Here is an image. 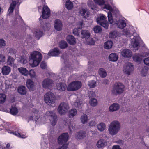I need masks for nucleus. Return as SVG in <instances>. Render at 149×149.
I'll use <instances>...</instances> for the list:
<instances>
[{"mask_svg":"<svg viewBox=\"0 0 149 149\" xmlns=\"http://www.w3.org/2000/svg\"><path fill=\"white\" fill-rule=\"evenodd\" d=\"M104 9H106L110 11L108 13V17L109 23L110 24L114 23L118 27V28L120 29H123L126 26V24L124 19H120L118 21H115L113 19L112 13H113V8L112 7L108 4H104L103 7Z\"/></svg>","mask_w":149,"mask_h":149,"instance_id":"obj_1","label":"nucleus"},{"mask_svg":"<svg viewBox=\"0 0 149 149\" xmlns=\"http://www.w3.org/2000/svg\"><path fill=\"white\" fill-rule=\"evenodd\" d=\"M41 54L37 51H34L31 53L29 56V63L33 67L37 66L42 58Z\"/></svg>","mask_w":149,"mask_h":149,"instance_id":"obj_2","label":"nucleus"},{"mask_svg":"<svg viewBox=\"0 0 149 149\" xmlns=\"http://www.w3.org/2000/svg\"><path fill=\"white\" fill-rule=\"evenodd\" d=\"M120 123L117 120L112 121L108 127V131L110 134L114 136L118 133L121 128Z\"/></svg>","mask_w":149,"mask_h":149,"instance_id":"obj_3","label":"nucleus"},{"mask_svg":"<svg viewBox=\"0 0 149 149\" xmlns=\"http://www.w3.org/2000/svg\"><path fill=\"white\" fill-rule=\"evenodd\" d=\"M47 118L49 119L52 125H55L57 121V116L54 111H47L43 117L42 118V121L43 122Z\"/></svg>","mask_w":149,"mask_h":149,"instance_id":"obj_4","label":"nucleus"},{"mask_svg":"<svg viewBox=\"0 0 149 149\" xmlns=\"http://www.w3.org/2000/svg\"><path fill=\"white\" fill-rule=\"evenodd\" d=\"M125 90L124 85L121 83L115 84L111 91V94L115 95H117L123 93Z\"/></svg>","mask_w":149,"mask_h":149,"instance_id":"obj_5","label":"nucleus"},{"mask_svg":"<svg viewBox=\"0 0 149 149\" xmlns=\"http://www.w3.org/2000/svg\"><path fill=\"white\" fill-rule=\"evenodd\" d=\"M44 100L45 103L49 105H51L55 103V96L54 93L51 92L46 93L44 97Z\"/></svg>","mask_w":149,"mask_h":149,"instance_id":"obj_6","label":"nucleus"},{"mask_svg":"<svg viewBox=\"0 0 149 149\" xmlns=\"http://www.w3.org/2000/svg\"><path fill=\"white\" fill-rule=\"evenodd\" d=\"M81 83L79 81H76L70 83L67 86V90L69 91H74L81 88Z\"/></svg>","mask_w":149,"mask_h":149,"instance_id":"obj_7","label":"nucleus"},{"mask_svg":"<svg viewBox=\"0 0 149 149\" xmlns=\"http://www.w3.org/2000/svg\"><path fill=\"white\" fill-rule=\"evenodd\" d=\"M134 69V65L130 62L125 63L123 66V73L129 75L133 72Z\"/></svg>","mask_w":149,"mask_h":149,"instance_id":"obj_8","label":"nucleus"},{"mask_svg":"<svg viewBox=\"0 0 149 149\" xmlns=\"http://www.w3.org/2000/svg\"><path fill=\"white\" fill-rule=\"evenodd\" d=\"M68 104L66 102H61L58 107V111L61 115L64 114L70 109Z\"/></svg>","mask_w":149,"mask_h":149,"instance_id":"obj_9","label":"nucleus"},{"mask_svg":"<svg viewBox=\"0 0 149 149\" xmlns=\"http://www.w3.org/2000/svg\"><path fill=\"white\" fill-rule=\"evenodd\" d=\"M69 139V136L68 133H63L60 135L58 138V143L62 146H65L66 147L68 145L67 143Z\"/></svg>","mask_w":149,"mask_h":149,"instance_id":"obj_10","label":"nucleus"},{"mask_svg":"<svg viewBox=\"0 0 149 149\" xmlns=\"http://www.w3.org/2000/svg\"><path fill=\"white\" fill-rule=\"evenodd\" d=\"M106 17L104 15H102L98 17L96 19L97 23L101 26L107 29L108 27V22L106 21Z\"/></svg>","mask_w":149,"mask_h":149,"instance_id":"obj_11","label":"nucleus"},{"mask_svg":"<svg viewBox=\"0 0 149 149\" xmlns=\"http://www.w3.org/2000/svg\"><path fill=\"white\" fill-rule=\"evenodd\" d=\"M50 10L47 6L44 5L43 8L42 17V18L46 19L50 16Z\"/></svg>","mask_w":149,"mask_h":149,"instance_id":"obj_12","label":"nucleus"},{"mask_svg":"<svg viewBox=\"0 0 149 149\" xmlns=\"http://www.w3.org/2000/svg\"><path fill=\"white\" fill-rule=\"evenodd\" d=\"M53 84V81L48 78L45 79L42 82V87L45 88H48L50 87Z\"/></svg>","mask_w":149,"mask_h":149,"instance_id":"obj_13","label":"nucleus"},{"mask_svg":"<svg viewBox=\"0 0 149 149\" xmlns=\"http://www.w3.org/2000/svg\"><path fill=\"white\" fill-rule=\"evenodd\" d=\"M120 108L119 104L117 103H114L111 104L109 107V110L111 112L118 111Z\"/></svg>","mask_w":149,"mask_h":149,"instance_id":"obj_14","label":"nucleus"},{"mask_svg":"<svg viewBox=\"0 0 149 149\" xmlns=\"http://www.w3.org/2000/svg\"><path fill=\"white\" fill-rule=\"evenodd\" d=\"M54 26L55 29L56 30L60 31L62 29L63 27L62 23L60 20L57 19L54 21Z\"/></svg>","mask_w":149,"mask_h":149,"instance_id":"obj_15","label":"nucleus"},{"mask_svg":"<svg viewBox=\"0 0 149 149\" xmlns=\"http://www.w3.org/2000/svg\"><path fill=\"white\" fill-rule=\"evenodd\" d=\"M107 145V141L103 139L99 140L97 143V147L99 148H103L106 146Z\"/></svg>","mask_w":149,"mask_h":149,"instance_id":"obj_16","label":"nucleus"},{"mask_svg":"<svg viewBox=\"0 0 149 149\" xmlns=\"http://www.w3.org/2000/svg\"><path fill=\"white\" fill-rule=\"evenodd\" d=\"M26 85L30 91H33L34 90V84L31 79H29L27 80Z\"/></svg>","mask_w":149,"mask_h":149,"instance_id":"obj_17","label":"nucleus"},{"mask_svg":"<svg viewBox=\"0 0 149 149\" xmlns=\"http://www.w3.org/2000/svg\"><path fill=\"white\" fill-rule=\"evenodd\" d=\"M79 13L84 18H87L89 17L90 13L86 8H81L79 10Z\"/></svg>","mask_w":149,"mask_h":149,"instance_id":"obj_18","label":"nucleus"},{"mask_svg":"<svg viewBox=\"0 0 149 149\" xmlns=\"http://www.w3.org/2000/svg\"><path fill=\"white\" fill-rule=\"evenodd\" d=\"M139 37H135L134 36V38L132 39L131 42V45L133 47L136 48L138 49L139 43Z\"/></svg>","mask_w":149,"mask_h":149,"instance_id":"obj_19","label":"nucleus"},{"mask_svg":"<svg viewBox=\"0 0 149 149\" xmlns=\"http://www.w3.org/2000/svg\"><path fill=\"white\" fill-rule=\"evenodd\" d=\"M60 52L58 49L55 48L49 52L47 55L49 56H55L59 54Z\"/></svg>","mask_w":149,"mask_h":149,"instance_id":"obj_20","label":"nucleus"},{"mask_svg":"<svg viewBox=\"0 0 149 149\" xmlns=\"http://www.w3.org/2000/svg\"><path fill=\"white\" fill-rule=\"evenodd\" d=\"M56 88L59 91H63L66 89L67 86L65 84L61 83H58L56 84Z\"/></svg>","mask_w":149,"mask_h":149,"instance_id":"obj_21","label":"nucleus"},{"mask_svg":"<svg viewBox=\"0 0 149 149\" xmlns=\"http://www.w3.org/2000/svg\"><path fill=\"white\" fill-rule=\"evenodd\" d=\"M121 55L123 56L124 57H130L132 56V52L130 50L128 49H124L121 52Z\"/></svg>","mask_w":149,"mask_h":149,"instance_id":"obj_22","label":"nucleus"},{"mask_svg":"<svg viewBox=\"0 0 149 149\" xmlns=\"http://www.w3.org/2000/svg\"><path fill=\"white\" fill-rule=\"evenodd\" d=\"M67 40L71 45H73L76 43L75 38L72 35H68L67 37Z\"/></svg>","mask_w":149,"mask_h":149,"instance_id":"obj_23","label":"nucleus"},{"mask_svg":"<svg viewBox=\"0 0 149 149\" xmlns=\"http://www.w3.org/2000/svg\"><path fill=\"white\" fill-rule=\"evenodd\" d=\"M84 22L83 21H80L78 23V26L79 27L77 29H75L73 30V33L77 36H79V33L78 32V29L82 28Z\"/></svg>","mask_w":149,"mask_h":149,"instance_id":"obj_24","label":"nucleus"},{"mask_svg":"<svg viewBox=\"0 0 149 149\" xmlns=\"http://www.w3.org/2000/svg\"><path fill=\"white\" fill-rule=\"evenodd\" d=\"M19 72L22 75L25 76H28L29 74V71L27 69L24 67H20L18 69Z\"/></svg>","mask_w":149,"mask_h":149,"instance_id":"obj_25","label":"nucleus"},{"mask_svg":"<svg viewBox=\"0 0 149 149\" xmlns=\"http://www.w3.org/2000/svg\"><path fill=\"white\" fill-rule=\"evenodd\" d=\"M11 71L10 68L8 66H4L2 68V72L3 75H7L9 74Z\"/></svg>","mask_w":149,"mask_h":149,"instance_id":"obj_26","label":"nucleus"},{"mask_svg":"<svg viewBox=\"0 0 149 149\" xmlns=\"http://www.w3.org/2000/svg\"><path fill=\"white\" fill-rule=\"evenodd\" d=\"M77 111L75 109H72L68 113L69 117L70 118H73L77 114Z\"/></svg>","mask_w":149,"mask_h":149,"instance_id":"obj_27","label":"nucleus"},{"mask_svg":"<svg viewBox=\"0 0 149 149\" xmlns=\"http://www.w3.org/2000/svg\"><path fill=\"white\" fill-rule=\"evenodd\" d=\"M118 56L116 53H112L109 56V60L111 61L116 62L118 60Z\"/></svg>","mask_w":149,"mask_h":149,"instance_id":"obj_28","label":"nucleus"},{"mask_svg":"<svg viewBox=\"0 0 149 149\" xmlns=\"http://www.w3.org/2000/svg\"><path fill=\"white\" fill-rule=\"evenodd\" d=\"M106 124L103 122L99 123L97 125V128L99 131L100 132H103L106 129Z\"/></svg>","mask_w":149,"mask_h":149,"instance_id":"obj_29","label":"nucleus"},{"mask_svg":"<svg viewBox=\"0 0 149 149\" xmlns=\"http://www.w3.org/2000/svg\"><path fill=\"white\" fill-rule=\"evenodd\" d=\"M18 91L19 93L22 95H25L27 92L26 88L24 86L19 87L18 89Z\"/></svg>","mask_w":149,"mask_h":149,"instance_id":"obj_30","label":"nucleus"},{"mask_svg":"<svg viewBox=\"0 0 149 149\" xmlns=\"http://www.w3.org/2000/svg\"><path fill=\"white\" fill-rule=\"evenodd\" d=\"M81 34L82 35V38H85L86 39L88 38L90 36V33L89 31L86 30H82Z\"/></svg>","mask_w":149,"mask_h":149,"instance_id":"obj_31","label":"nucleus"},{"mask_svg":"<svg viewBox=\"0 0 149 149\" xmlns=\"http://www.w3.org/2000/svg\"><path fill=\"white\" fill-rule=\"evenodd\" d=\"M35 37L38 40L43 35L42 31L39 29H37L34 33Z\"/></svg>","mask_w":149,"mask_h":149,"instance_id":"obj_32","label":"nucleus"},{"mask_svg":"<svg viewBox=\"0 0 149 149\" xmlns=\"http://www.w3.org/2000/svg\"><path fill=\"white\" fill-rule=\"evenodd\" d=\"M86 136V133L84 131H81L77 132L76 134V136L77 139H82Z\"/></svg>","mask_w":149,"mask_h":149,"instance_id":"obj_33","label":"nucleus"},{"mask_svg":"<svg viewBox=\"0 0 149 149\" xmlns=\"http://www.w3.org/2000/svg\"><path fill=\"white\" fill-rule=\"evenodd\" d=\"M113 45V42L111 41H108L104 45V47L106 49H108L111 48Z\"/></svg>","mask_w":149,"mask_h":149,"instance_id":"obj_34","label":"nucleus"},{"mask_svg":"<svg viewBox=\"0 0 149 149\" xmlns=\"http://www.w3.org/2000/svg\"><path fill=\"white\" fill-rule=\"evenodd\" d=\"M33 113H32V115L33 116H31L29 118V120H33V117H34V116H36L35 118V120H36V119H38L39 118V116H37L38 112V111L35 109H33Z\"/></svg>","mask_w":149,"mask_h":149,"instance_id":"obj_35","label":"nucleus"},{"mask_svg":"<svg viewBox=\"0 0 149 149\" xmlns=\"http://www.w3.org/2000/svg\"><path fill=\"white\" fill-rule=\"evenodd\" d=\"M99 74L100 76L102 78L105 77L107 75V73L105 70L103 68H100L99 69Z\"/></svg>","mask_w":149,"mask_h":149,"instance_id":"obj_36","label":"nucleus"},{"mask_svg":"<svg viewBox=\"0 0 149 149\" xmlns=\"http://www.w3.org/2000/svg\"><path fill=\"white\" fill-rule=\"evenodd\" d=\"M73 7L72 2L70 0H68L66 2V7L68 10H70L72 9Z\"/></svg>","mask_w":149,"mask_h":149,"instance_id":"obj_37","label":"nucleus"},{"mask_svg":"<svg viewBox=\"0 0 149 149\" xmlns=\"http://www.w3.org/2000/svg\"><path fill=\"white\" fill-rule=\"evenodd\" d=\"M96 82L93 80H91L88 81V85L91 88H95L96 86Z\"/></svg>","mask_w":149,"mask_h":149,"instance_id":"obj_38","label":"nucleus"},{"mask_svg":"<svg viewBox=\"0 0 149 149\" xmlns=\"http://www.w3.org/2000/svg\"><path fill=\"white\" fill-rule=\"evenodd\" d=\"M81 121L83 124H85L88 120V118L86 114H83L81 117Z\"/></svg>","mask_w":149,"mask_h":149,"instance_id":"obj_39","label":"nucleus"},{"mask_svg":"<svg viewBox=\"0 0 149 149\" xmlns=\"http://www.w3.org/2000/svg\"><path fill=\"white\" fill-rule=\"evenodd\" d=\"M133 58L134 61L136 62H140L142 60L141 57L139 54H135L133 56Z\"/></svg>","mask_w":149,"mask_h":149,"instance_id":"obj_40","label":"nucleus"},{"mask_svg":"<svg viewBox=\"0 0 149 149\" xmlns=\"http://www.w3.org/2000/svg\"><path fill=\"white\" fill-rule=\"evenodd\" d=\"M14 59L10 56H8V59L7 61V64L8 65L10 66H13L14 64Z\"/></svg>","mask_w":149,"mask_h":149,"instance_id":"obj_41","label":"nucleus"},{"mask_svg":"<svg viewBox=\"0 0 149 149\" xmlns=\"http://www.w3.org/2000/svg\"><path fill=\"white\" fill-rule=\"evenodd\" d=\"M16 4V2L15 1H13L12 3L10 4L8 11L9 13H12L15 6Z\"/></svg>","mask_w":149,"mask_h":149,"instance_id":"obj_42","label":"nucleus"},{"mask_svg":"<svg viewBox=\"0 0 149 149\" xmlns=\"http://www.w3.org/2000/svg\"><path fill=\"white\" fill-rule=\"evenodd\" d=\"M67 43L66 42L64 41H61L59 43V47L61 49H65L67 47Z\"/></svg>","mask_w":149,"mask_h":149,"instance_id":"obj_43","label":"nucleus"},{"mask_svg":"<svg viewBox=\"0 0 149 149\" xmlns=\"http://www.w3.org/2000/svg\"><path fill=\"white\" fill-rule=\"evenodd\" d=\"M29 74L31 78H35L36 77V73L34 70L31 69L29 71Z\"/></svg>","mask_w":149,"mask_h":149,"instance_id":"obj_44","label":"nucleus"},{"mask_svg":"<svg viewBox=\"0 0 149 149\" xmlns=\"http://www.w3.org/2000/svg\"><path fill=\"white\" fill-rule=\"evenodd\" d=\"M10 113L13 115H15L18 113L17 109L15 107H12L10 110Z\"/></svg>","mask_w":149,"mask_h":149,"instance_id":"obj_45","label":"nucleus"},{"mask_svg":"<svg viewBox=\"0 0 149 149\" xmlns=\"http://www.w3.org/2000/svg\"><path fill=\"white\" fill-rule=\"evenodd\" d=\"M6 96L4 94L0 93V103H3L6 100Z\"/></svg>","mask_w":149,"mask_h":149,"instance_id":"obj_46","label":"nucleus"},{"mask_svg":"<svg viewBox=\"0 0 149 149\" xmlns=\"http://www.w3.org/2000/svg\"><path fill=\"white\" fill-rule=\"evenodd\" d=\"M91 105L93 107L96 106L97 104V101L96 99L94 98L91 99L90 102Z\"/></svg>","mask_w":149,"mask_h":149,"instance_id":"obj_47","label":"nucleus"},{"mask_svg":"<svg viewBox=\"0 0 149 149\" xmlns=\"http://www.w3.org/2000/svg\"><path fill=\"white\" fill-rule=\"evenodd\" d=\"M95 3L100 6L104 5L105 3L104 0H93Z\"/></svg>","mask_w":149,"mask_h":149,"instance_id":"obj_48","label":"nucleus"},{"mask_svg":"<svg viewBox=\"0 0 149 149\" xmlns=\"http://www.w3.org/2000/svg\"><path fill=\"white\" fill-rule=\"evenodd\" d=\"M93 30L95 33H98L102 31V29L100 26H96L94 28Z\"/></svg>","mask_w":149,"mask_h":149,"instance_id":"obj_49","label":"nucleus"},{"mask_svg":"<svg viewBox=\"0 0 149 149\" xmlns=\"http://www.w3.org/2000/svg\"><path fill=\"white\" fill-rule=\"evenodd\" d=\"M19 60V62L22 64H25L27 62V60L26 58L24 57H21Z\"/></svg>","mask_w":149,"mask_h":149,"instance_id":"obj_50","label":"nucleus"},{"mask_svg":"<svg viewBox=\"0 0 149 149\" xmlns=\"http://www.w3.org/2000/svg\"><path fill=\"white\" fill-rule=\"evenodd\" d=\"M117 36V33L116 31H113L110 33L109 34V37L110 38H114Z\"/></svg>","mask_w":149,"mask_h":149,"instance_id":"obj_51","label":"nucleus"},{"mask_svg":"<svg viewBox=\"0 0 149 149\" xmlns=\"http://www.w3.org/2000/svg\"><path fill=\"white\" fill-rule=\"evenodd\" d=\"M50 26L51 25L50 24L47 23L45 24L43 27L44 30L47 31L49 29Z\"/></svg>","mask_w":149,"mask_h":149,"instance_id":"obj_52","label":"nucleus"},{"mask_svg":"<svg viewBox=\"0 0 149 149\" xmlns=\"http://www.w3.org/2000/svg\"><path fill=\"white\" fill-rule=\"evenodd\" d=\"M6 44V42L2 39H0V47H4Z\"/></svg>","mask_w":149,"mask_h":149,"instance_id":"obj_53","label":"nucleus"},{"mask_svg":"<svg viewBox=\"0 0 149 149\" xmlns=\"http://www.w3.org/2000/svg\"><path fill=\"white\" fill-rule=\"evenodd\" d=\"M123 34L124 35H128L130 33V31L129 29L126 28L123 29Z\"/></svg>","mask_w":149,"mask_h":149,"instance_id":"obj_54","label":"nucleus"},{"mask_svg":"<svg viewBox=\"0 0 149 149\" xmlns=\"http://www.w3.org/2000/svg\"><path fill=\"white\" fill-rule=\"evenodd\" d=\"M5 85L6 88H9L10 87L11 84L9 80H6L5 81Z\"/></svg>","mask_w":149,"mask_h":149,"instance_id":"obj_55","label":"nucleus"},{"mask_svg":"<svg viewBox=\"0 0 149 149\" xmlns=\"http://www.w3.org/2000/svg\"><path fill=\"white\" fill-rule=\"evenodd\" d=\"M88 95L90 97H95L96 96L95 93L93 91H90L88 93Z\"/></svg>","mask_w":149,"mask_h":149,"instance_id":"obj_56","label":"nucleus"},{"mask_svg":"<svg viewBox=\"0 0 149 149\" xmlns=\"http://www.w3.org/2000/svg\"><path fill=\"white\" fill-rule=\"evenodd\" d=\"M94 41L93 38L89 39L87 41V44L90 45H93L94 44Z\"/></svg>","mask_w":149,"mask_h":149,"instance_id":"obj_57","label":"nucleus"},{"mask_svg":"<svg viewBox=\"0 0 149 149\" xmlns=\"http://www.w3.org/2000/svg\"><path fill=\"white\" fill-rule=\"evenodd\" d=\"M5 61V57L2 54H0V64L1 62H4Z\"/></svg>","mask_w":149,"mask_h":149,"instance_id":"obj_58","label":"nucleus"},{"mask_svg":"<svg viewBox=\"0 0 149 149\" xmlns=\"http://www.w3.org/2000/svg\"><path fill=\"white\" fill-rule=\"evenodd\" d=\"M144 64L149 66V57L144 58L143 60Z\"/></svg>","mask_w":149,"mask_h":149,"instance_id":"obj_59","label":"nucleus"},{"mask_svg":"<svg viewBox=\"0 0 149 149\" xmlns=\"http://www.w3.org/2000/svg\"><path fill=\"white\" fill-rule=\"evenodd\" d=\"M40 67L42 69H45L47 68V65L45 62L42 61L40 64Z\"/></svg>","mask_w":149,"mask_h":149,"instance_id":"obj_60","label":"nucleus"},{"mask_svg":"<svg viewBox=\"0 0 149 149\" xmlns=\"http://www.w3.org/2000/svg\"><path fill=\"white\" fill-rule=\"evenodd\" d=\"M148 70L143 68L142 71V75L143 76H146Z\"/></svg>","mask_w":149,"mask_h":149,"instance_id":"obj_61","label":"nucleus"},{"mask_svg":"<svg viewBox=\"0 0 149 149\" xmlns=\"http://www.w3.org/2000/svg\"><path fill=\"white\" fill-rule=\"evenodd\" d=\"M12 133L13 134L19 137H21L22 138H23L24 137V136H23V135H22L20 134V133L16 132H12Z\"/></svg>","mask_w":149,"mask_h":149,"instance_id":"obj_62","label":"nucleus"},{"mask_svg":"<svg viewBox=\"0 0 149 149\" xmlns=\"http://www.w3.org/2000/svg\"><path fill=\"white\" fill-rule=\"evenodd\" d=\"M15 53V51L14 49L12 48H10L9 50V54L10 55H13Z\"/></svg>","mask_w":149,"mask_h":149,"instance_id":"obj_63","label":"nucleus"},{"mask_svg":"<svg viewBox=\"0 0 149 149\" xmlns=\"http://www.w3.org/2000/svg\"><path fill=\"white\" fill-rule=\"evenodd\" d=\"M96 125V123L95 121L93 120L90 121L88 125L91 127L95 126Z\"/></svg>","mask_w":149,"mask_h":149,"instance_id":"obj_64","label":"nucleus"}]
</instances>
